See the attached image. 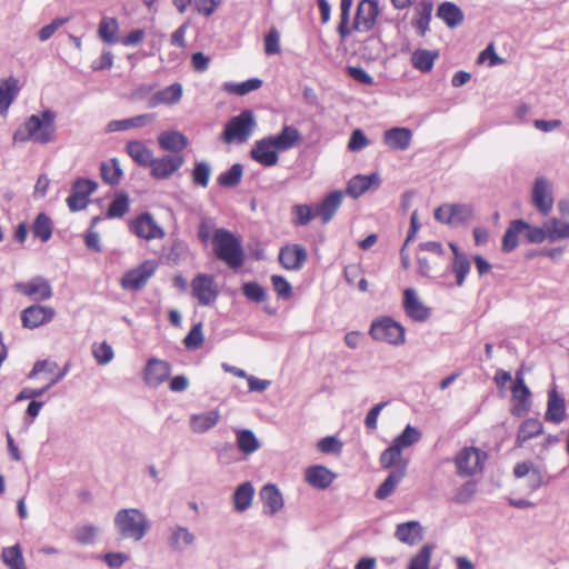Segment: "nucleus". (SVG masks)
I'll list each match as a JSON object with an SVG mask.
<instances>
[{
    "mask_svg": "<svg viewBox=\"0 0 569 569\" xmlns=\"http://www.w3.org/2000/svg\"><path fill=\"white\" fill-rule=\"evenodd\" d=\"M565 238H569V223L560 222L557 218H553L551 226H548V240L555 242Z\"/></svg>",
    "mask_w": 569,
    "mask_h": 569,
    "instance_id": "e2e57ef3",
    "label": "nucleus"
},
{
    "mask_svg": "<svg viewBox=\"0 0 569 569\" xmlns=\"http://www.w3.org/2000/svg\"><path fill=\"white\" fill-rule=\"evenodd\" d=\"M412 140V131L405 127H393L383 132V143L392 150H407Z\"/></svg>",
    "mask_w": 569,
    "mask_h": 569,
    "instance_id": "4be33fe9",
    "label": "nucleus"
},
{
    "mask_svg": "<svg viewBox=\"0 0 569 569\" xmlns=\"http://www.w3.org/2000/svg\"><path fill=\"white\" fill-rule=\"evenodd\" d=\"M237 446L244 455H251L260 448L259 440L253 431L249 429L237 431Z\"/></svg>",
    "mask_w": 569,
    "mask_h": 569,
    "instance_id": "de8ad7c7",
    "label": "nucleus"
},
{
    "mask_svg": "<svg viewBox=\"0 0 569 569\" xmlns=\"http://www.w3.org/2000/svg\"><path fill=\"white\" fill-rule=\"evenodd\" d=\"M405 475L406 463L396 468L388 475L383 482L378 487L375 495L376 498L380 500L388 498L395 491L399 482L403 479Z\"/></svg>",
    "mask_w": 569,
    "mask_h": 569,
    "instance_id": "4c0bfd02",
    "label": "nucleus"
},
{
    "mask_svg": "<svg viewBox=\"0 0 569 569\" xmlns=\"http://www.w3.org/2000/svg\"><path fill=\"white\" fill-rule=\"evenodd\" d=\"M272 142L269 136L257 140L250 150V158L263 167L276 166L279 161V151Z\"/></svg>",
    "mask_w": 569,
    "mask_h": 569,
    "instance_id": "f3484780",
    "label": "nucleus"
},
{
    "mask_svg": "<svg viewBox=\"0 0 569 569\" xmlns=\"http://www.w3.org/2000/svg\"><path fill=\"white\" fill-rule=\"evenodd\" d=\"M256 126L253 111L244 109L238 116L230 118L224 124L222 140L227 143H243L250 138Z\"/></svg>",
    "mask_w": 569,
    "mask_h": 569,
    "instance_id": "20e7f679",
    "label": "nucleus"
},
{
    "mask_svg": "<svg viewBox=\"0 0 569 569\" xmlns=\"http://www.w3.org/2000/svg\"><path fill=\"white\" fill-rule=\"evenodd\" d=\"M531 196L533 206L541 214L547 216L552 210V184L546 177L536 178Z\"/></svg>",
    "mask_w": 569,
    "mask_h": 569,
    "instance_id": "4468645a",
    "label": "nucleus"
},
{
    "mask_svg": "<svg viewBox=\"0 0 569 569\" xmlns=\"http://www.w3.org/2000/svg\"><path fill=\"white\" fill-rule=\"evenodd\" d=\"M292 213L296 216L293 223L296 226H306L315 217L312 207L309 204H296L292 207Z\"/></svg>",
    "mask_w": 569,
    "mask_h": 569,
    "instance_id": "0e129e2a",
    "label": "nucleus"
},
{
    "mask_svg": "<svg viewBox=\"0 0 569 569\" xmlns=\"http://www.w3.org/2000/svg\"><path fill=\"white\" fill-rule=\"evenodd\" d=\"M449 213L451 218V226L465 224L473 217L475 209L470 203H450Z\"/></svg>",
    "mask_w": 569,
    "mask_h": 569,
    "instance_id": "a18cd8bd",
    "label": "nucleus"
},
{
    "mask_svg": "<svg viewBox=\"0 0 569 569\" xmlns=\"http://www.w3.org/2000/svg\"><path fill=\"white\" fill-rule=\"evenodd\" d=\"M260 498L263 502L264 512L274 515L283 507V498L276 485H264L260 490Z\"/></svg>",
    "mask_w": 569,
    "mask_h": 569,
    "instance_id": "cd10ccee",
    "label": "nucleus"
},
{
    "mask_svg": "<svg viewBox=\"0 0 569 569\" xmlns=\"http://www.w3.org/2000/svg\"><path fill=\"white\" fill-rule=\"evenodd\" d=\"M438 57L439 52L437 50L417 49L411 56V63L415 69L421 72H429L432 70Z\"/></svg>",
    "mask_w": 569,
    "mask_h": 569,
    "instance_id": "a19ab883",
    "label": "nucleus"
},
{
    "mask_svg": "<svg viewBox=\"0 0 569 569\" xmlns=\"http://www.w3.org/2000/svg\"><path fill=\"white\" fill-rule=\"evenodd\" d=\"M130 231L144 240L161 239L164 237V230L154 221L149 212H143L136 217L130 224Z\"/></svg>",
    "mask_w": 569,
    "mask_h": 569,
    "instance_id": "f8f14e48",
    "label": "nucleus"
},
{
    "mask_svg": "<svg viewBox=\"0 0 569 569\" xmlns=\"http://www.w3.org/2000/svg\"><path fill=\"white\" fill-rule=\"evenodd\" d=\"M543 433V425L537 418H527L519 426L516 446L521 448L528 440Z\"/></svg>",
    "mask_w": 569,
    "mask_h": 569,
    "instance_id": "c756f323",
    "label": "nucleus"
},
{
    "mask_svg": "<svg viewBox=\"0 0 569 569\" xmlns=\"http://www.w3.org/2000/svg\"><path fill=\"white\" fill-rule=\"evenodd\" d=\"M342 199L343 192L340 190H335L323 198L316 210V214L321 218L322 223H328L333 218Z\"/></svg>",
    "mask_w": 569,
    "mask_h": 569,
    "instance_id": "393cba45",
    "label": "nucleus"
},
{
    "mask_svg": "<svg viewBox=\"0 0 569 569\" xmlns=\"http://www.w3.org/2000/svg\"><path fill=\"white\" fill-rule=\"evenodd\" d=\"M567 417V408L565 398L557 391L553 386L548 391L547 410L545 420L555 425L561 423Z\"/></svg>",
    "mask_w": 569,
    "mask_h": 569,
    "instance_id": "aec40b11",
    "label": "nucleus"
},
{
    "mask_svg": "<svg viewBox=\"0 0 569 569\" xmlns=\"http://www.w3.org/2000/svg\"><path fill=\"white\" fill-rule=\"evenodd\" d=\"M171 373V365L158 358H150L144 367L143 380L152 388L159 387L167 381Z\"/></svg>",
    "mask_w": 569,
    "mask_h": 569,
    "instance_id": "6ab92c4d",
    "label": "nucleus"
},
{
    "mask_svg": "<svg viewBox=\"0 0 569 569\" xmlns=\"http://www.w3.org/2000/svg\"><path fill=\"white\" fill-rule=\"evenodd\" d=\"M254 496V488L250 481L239 485L233 495L232 502L237 512H243L251 507Z\"/></svg>",
    "mask_w": 569,
    "mask_h": 569,
    "instance_id": "c9c22d12",
    "label": "nucleus"
},
{
    "mask_svg": "<svg viewBox=\"0 0 569 569\" xmlns=\"http://www.w3.org/2000/svg\"><path fill=\"white\" fill-rule=\"evenodd\" d=\"M119 24L114 18L104 17L99 23V37L102 41L109 44L118 42Z\"/></svg>",
    "mask_w": 569,
    "mask_h": 569,
    "instance_id": "09e8293b",
    "label": "nucleus"
},
{
    "mask_svg": "<svg viewBox=\"0 0 569 569\" xmlns=\"http://www.w3.org/2000/svg\"><path fill=\"white\" fill-rule=\"evenodd\" d=\"M523 231H526V239L530 243H541L548 239L547 224L545 227H536L527 223V227H523Z\"/></svg>",
    "mask_w": 569,
    "mask_h": 569,
    "instance_id": "774afa93",
    "label": "nucleus"
},
{
    "mask_svg": "<svg viewBox=\"0 0 569 569\" xmlns=\"http://www.w3.org/2000/svg\"><path fill=\"white\" fill-rule=\"evenodd\" d=\"M98 536V528L93 525H84L73 530V538L80 545L94 543Z\"/></svg>",
    "mask_w": 569,
    "mask_h": 569,
    "instance_id": "6e6d98bb",
    "label": "nucleus"
},
{
    "mask_svg": "<svg viewBox=\"0 0 569 569\" xmlns=\"http://www.w3.org/2000/svg\"><path fill=\"white\" fill-rule=\"evenodd\" d=\"M114 526L123 539L141 541L150 528V522L141 510L128 508L116 513Z\"/></svg>",
    "mask_w": 569,
    "mask_h": 569,
    "instance_id": "7ed1b4c3",
    "label": "nucleus"
},
{
    "mask_svg": "<svg viewBox=\"0 0 569 569\" xmlns=\"http://www.w3.org/2000/svg\"><path fill=\"white\" fill-rule=\"evenodd\" d=\"M18 92V80L14 77L0 82V114L7 113Z\"/></svg>",
    "mask_w": 569,
    "mask_h": 569,
    "instance_id": "ea45409f",
    "label": "nucleus"
},
{
    "mask_svg": "<svg viewBox=\"0 0 569 569\" xmlns=\"http://www.w3.org/2000/svg\"><path fill=\"white\" fill-rule=\"evenodd\" d=\"M129 210V197L124 192L117 193L114 199L109 204V208L106 212V218H121Z\"/></svg>",
    "mask_w": 569,
    "mask_h": 569,
    "instance_id": "3c124183",
    "label": "nucleus"
},
{
    "mask_svg": "<svg viewBox=\"0 0 569 569\" xmlns=\"http://www.w3.org/2000/svg\"><path fill=\"white\" fill-rule=\"evenodd\" d=\"M511 395L516 403L511 409V413L516 417H522L530 410L531 391L525 382L521 370L516 372L515 381L511 386Z\"/></svg>",
    "mask_w": 569,
    "mask_h": 569,
    "instance_id": "ddd939ff",
    "label": "nucleus"
},
{
    "mask_svg": "<svg viewBox=\"0 0 569 569\" xmlns=\"http://www.w3.org/2000/svg\"><path fill=\"white\" fill-rule=\"evenodd\" d=\"M401 451L402 450L391 443L380 456L381 466L383 468H391L396 466L401 459Z\"/></svg>",
    "mask_w": 569,
    "mask_h": 569,
    "instance_id": "338daca9",
    "label": "nucleus"
},
{
    "mask_svg": "<svg viewBox=\"0 0 569 569\" xmlns=\"http://www.w3.org/2000/svg\"><path fill=\"white\" fill-rule=\"evenodd\" d=\"M244 297L252 302H262L267 299L266 289L254 281L244 282L241 287Z\"/></svg>",
    "mask_w": 569,
    "mask_h": 569,
    "instance_id": "13d9d810",
    "label": "nucleus"
},
{
    "mask_svg": "<svg viewBox=\"0 0 569 569\" xmlns=\"http://www.w3.org/2000/svg\"><path fill=\"white\" fill-rule=\"evenodd\" d=\"M379 184L380 177L376 172L370 173L369 176L357 174L349 180L346 193L353 199H357L367 192L372 186L379 187Z\"/></svg>",
    "mask_w": 569,
    "mask_h": 569,
    "instance_id": "5701e85b",
    "label": "nucleus"
},
{
    "mask_svg": "<svg viewBox=\"0 0 569 569\" xmlns=\"http://www.w3.org/2000/svg\"><path fill=\"white\" fill-rule=\"evenodd\" d=\"M161 149L179 153L188 146L187 137L179 131H163L158 136Z\"/></svg>",
    "mask_w": 569,
    "mask_h": 569,
    "instance_id": "2f4dec72",
    "label": "nucleus"
},
{
    "mask_svg": "<svg viewBox=\"0 0 569 569\" xmlns=\"http://www.w3.org/2000/svg\"><path fill=\"white\" fill-rule=\"evenodd\" d=\"M53 230L52 220L44 212L39 213L32 224V233L34 238L40 239L42 242H47Z\"/></svg>",
    "mask_w": 569,
    "mask_h": 569,
    "instance_id": "49530a36",
    "label": "nucleus"
},
{
    "mask_svg": "<svg viewBox=\"0 0 569 569\" xmlns=\"http://www.w3.org/2000/svg\"><path fill=\"white\" fill-rule=\"evenodd\" d=\"M211 176V167L206 161H198L194 163L192 170V181L194 184L207 188Z\"/></svg>",
    "mask_w": 569,
    "mask_h": 569,
    "instance_id": "4d7b16f0",
    "label": "nucleus"
},
{
    "mask_svg": "<svg viewBox=\"0 0 569 569\" xmlns=\"http://www.w3.org/2000/svg\"><path fill=\"white\" fill-rule=\"evenodd\" d=\"M262 86V80L259 78H251L239 83H226L224 89L237 96H244L251 91L258 90Z\"/></svg>",
    "mask_w": 569,
    "mask_h": 569,
    "instance_id": "5fc2aeb1",
    "label": "nucleus"
},
{
    "mask_svg": "<svg viewBox=\"0 0 569 569\" xmlns=\"http://www.w3.org/2000/svg\"><path fill=\"white\" fill-rule=\"evenodd\" d=\"M477 492V483L475 481H466L457 489L453 501L458 505H466L472 500Z\"/></svg>",
    "mask_w": 569,
    "mask_h": 569,
    "instance_id": "680f3d73",
    "label": "nucleus"
},
{
    "mask_svg": "<svg viewBox=\"0 0 569 569\" xmlns=\"http://www.w3.org/2000/svg\"><path fill=\"white\" fill-rule=\"evenodd\" d=\"M57 113L51 109L42 110L38 114H31L23 124L13 132V142L32 141L39 144H48L57 138Z\"/></svg>",
    "mask_w": 569,
    "mask_h": 569,
    "instance_id": "f257e3e1",
    "label": "nucleus"
},
{
    "mask_svg": "<svg viewBox=\"0 0 569 569\" xmlns=\"http://www.w3.org/2000/svg\"><path fill=\"white\" fill-rule=\"evenodd\" d=\"M403 309L415 321H426L430 317V309L418 299L415 289L408 288L403 292Z\"/></svg>",
    "mask_w": 569,
    "mask_h": 569,
    "instance_id": "412c9836",
    "label": "nucleus"
},
{
    "mask_svg": "<svg viewBox=\"0 0 569 569\" xmlns=\"http://www.w3.org/2000/svg\"><path fill=\"white\" fill-rule=\"evenodd\" d=\"M13 288L18 293L37 302L47 301L51 299L53 295L51 283L48 279L41 276H36L29 281L16 282Z\"/></svg>",
    "mask_w": 569,
    "mask_h": 569,
    "instance_id": "1a4fd4ad",
    "label": "nucleus"
},
{
    "mask_svg": "<svg viewBox=\"0 0 569 569\" xmlns=\"http://www.w3.org/2000/svg\"><path fill=\"white\" fill-rule=\"evenodd\" d=\"M98 189L94 180L87 178H77L71 186V193L67 198V204L71 212L81 211L89 203V196Z\"/></svg>",
    "mask_w": 569,
    "mask_h": 569,
    "instance_id": "0eeeda50",
    "label": "nucleus"
},
{
    "mask_svg": "<svg viewBox=\"0 0 569 569\" xmlns=\"http://www.w3.org/2000/svg\"><path fill=\"white\" fill-rule=\"evenodd\" d=\"M279 152L288 151L301 142V133L293 126H283L276 136H269Z\"/></svg>",
    "mask_w": 569,
    "mask_h": 569,
    "instance_id": "b1692460",
    "label": "nucleus"
},
{
    "mask_svg": "<svg viewBox=\"0 0 569 569\" xmlns=\"http://www.w3.org/2000/svg\"><path fill=\"white\" fill-rule=\"evenodd\" d=\"M437 17L440 18L449 28H455L463 21L462 10L450 1L439 4Z\"/></svg>",
    "mask_w": 569,
    "mask_h": 569,
    "instance_id": "58836bf2",
    "label": "nucleus"
},
{
    "mask_svg": "<svg viewBox=\"0 0 569 569\" xmlns=\"http://www.w3.org/2000/svg\"><path fill=\"white\" fill-rule=\"evenodd\" d=\"M433 547L425 545L419 552L411 559L408 569H428Z\"/></svg>",
    "mask_w": 569,
    "mask_h": 569,
    "instance_id": "052dcab7",
    "label": "nucleus"
},
{
    "mask_svg": "<svg viewBox=\"0 0 569 569\" xmlns=\"http://www.w3.org/2000/svg\"><path fill=\"white\" fill-rule=\"evenodd\" d=\"M213 252L218 260L231 269H239L244 263V252L239 238L230 230L218 228L212 236Z\"/></svg>",
    "mask_w": 569,
    "mask_h": 569,
    "instance_id": "f03ea898",
    "label": "nucleus"
},
{
    "mask_svg": "<svg viewBox=\"0 0 569 569\" xmlns=\"http://www.w3.org/2000/svg\"><path fill=\"white\" fill-rule=\"evenodd\" d=\"M379 13L378 0H361L357 6L353 30L358 32L370 31L375 27Z\"/></svg>",
    "mask_w": 569,
    "mask_h": 569,
    "instance_id": "9b49d317",
    "label": "nucleus"
},
{
    "mask_svg": "<svg viewBox=\"0 0 569 569\" xmlns=\"http://www.w3.org/2000/svg\"><path fill=\"white\" fill-rule=\"evenodd\" d=\"M336 476L325 466H311L306 470V480L313 488L325 490L330 487Z\"/></svg>",
    "mask_w": 569,
    "mask_h": 569,
    "instance_id": "bb28decb",
    "label": "nucleus"
},
{
    "mask_svg": "<svg viewBox=\"0 0 569 569\" xmlns=\"http://www.w3.org/2000/svg\"><path fill=\"white\" fill-rule=\"evenodd\" d=\"M242 174V164L234 163L227 171L220 173L217 181L220 187L233 188L240 183Z\"/></svg>",
    "mask_w": 569,
    "mask_h": 569,
    "instance_id": "8fccbe9b",
    "label": "nucleus"
},
{
    "mask_svg": "<svg viewBox=\"0 0 569 569\" xmlns=\"http://www.w3.org/2000/svg\"><path fill=\"white\" fill-rule=\"evenodd\" d=\"M307 259L308 252L302 244H286L280 248L279 262L287 270H300Z\"/></svg>",
    "mask_w": 569,
    "mask_h": 569,
    "instance_id": "a211bd4d",
    "label": "nucleus"
},
{
    "mask_svg": "<svg viewBox=\"0 0 569 569\" xmlns=\"http://www.w3.org/2000/svg\"><path fill=\"white\" fill-rule=\"evenodd\" d=\"M92 353L96 359V361L99 365H107L113 359V350L111 346L103 341L100 345H93L92 346Z\"/></svg>",
    "mask_w": 569,
    "mask_h": 569,
    "instance_id": "69168bd1",
    "label": "nucleus"
},
{
    "mask_svg": "<svg viewBox=\"0 0 569 569\" xmlns=\"http://www.w3.org/2000/svg\"><path fill=\"white\" fill-rule=\"evenodd\" d=\"M1 560L9 569H27L20 545L4 547L1 552Z\"/></svg>",
    "mask_w": 569,
    "mask_h": 569,
    "instance_id": "37998d69",
    "label": "nucleus"
},
{
    "mask_svg": "<svg viewBox=\"0 0 569 569\" xmlns=\"http://www.w3.org/2000/svg\"><path fill=\"white\" fill-rule=\"evenodd\" d=\"M100 171L103 181L110 186L118 184L123 176V171L117 158L101 162Z\"/></svg>",
    "mask_w": 569,
    "mask_h": 569,
    "instance_id": "c03bdc74",
    "label": "nucleus"
},
{
    "mask_svg": "<svg viewBox=\"0 0 569 569\" xmlns=\"http://www.w3.org/2000/svg\"><path fill=\"white\" fill-rule=\"evenodd\" d=\"M471 269V262L468 256H458V259H452L451 271L456 276V284L462 287L468 273Z\"/></svg>",
    "mask_w": 569,
    "mask_h": 569,
    "instance_id": "864d4df0",
    "label": "nucleus"
},
{
    "mask_svg": "<svg viewBox=\"0 0 569 569\" xmlns=\"http://www.w3.org/2000/svg\"><path fill=\"white\" fill-rule=\"evenodd\" d=\"M54 317L56 310L52 307L40 303L29 306L20 313L22 327L29 330L50 323Z\"/></svg>",
    "mask_w": 569,
    "mask_h": 569,
    "instance_id": "9d476101",
    "label": "nucleus"
},
{
    "mask_svg": "<svg viewBox=\"0 0 569 569\" xmlns=\"http://www.w3.org/2000/svg\"><path fill=\"white\" fill-rule=\"evenodd\" d=\"M433 4L429 0H421L415 7L417 18L412 20V26L419 32L420 36H425L429 30V23L431 21V14Z\"/></svg>",
    "mask_w": 569,
    "mask_h": 569,
    "instance_id": "f704fd0d",
    "label": "nucleus"
},
{
    "mask_svg": "<svg viewBox=\"0 0 569 569\" xmlns=\"http://www.w3.org/2000/svg\"><path fill=\"white\" fill-rule=\"evenodd\" d=\"M182 97V86L174 82L156 93H153L148 102L149 108H156L159 104H174L180 101Z\"/></svg>",
    "mask_w": 569,
    "mask_h": 569,
    "instance_id": "a878e982",
    "label": "nucleus"
},
{
    "mask_svg": "<svg viewBox=\"0 0 569 569\" xmlns=\"http://www.w3.org/2000/svg\"><path fill=\"white\" fill-rule=\"evenodd\" d=\"M154 118V113H144L122 120H112L108 123L107 130L108 132H116L128 130L131 128H141L148 124L149 122H152Z\"/></svg>",
    "mask_w": 569,
    "mask_h": 569,
    "instance_id": "72a5a7b5",
    "label": "nucleus"
},
{
    "mask_svg": "<svg viewBox=\"0 0 569 569\" xmlns=\"http://www.w3.org/2000/svg\"><path fill=\"white\" fill-rule=\"evenodd\" d=\"M421 436V432L416 427L407 425L402 432L393 439L392 443L402 450L418 442Z\"/></svg>",
    "mask_w": 569,
    "mask_h": 569,
    "instance_id": "603ef678",
    "label": "nucleus"
},
{
    "mask_svg": "<svg viewBox=\"0 0 569 569\" xmlns=\"http://www.w3.org/2000/svg\"><path fill=\"white\" fill-rule=\"evenodd\" d=\"M183 163L184 158L181 154H166L161 158H153L149 166L150 174L157 180H164L178 171Z\"/></svg>",
    "mask_w": 569,
    "mask_h": 569,
    "instance_id": "2eb2a0df",
    "label": "nucleus"
},
{
    "mask_svg": "<svg viewBox=\"0 0 569 569\" xmlns=\"http://www.w3.org/2000/svg\"><path fill=\"white\" fill-rule=\"evenodd\" d=\"M126 151L131 159L141 167L149 168L153 160V152L142 141L132 140L127 142Z\"/></svg>",
    "mask_w": 569,
    "mask_h": 569,
    "instance_id": "473e14b6",
    "label": "nucleus"
},
{
    "mask_svg": "<svg viewBox=\"0 0 569 569\" xmlns=\"http://www.w3.org/2000/svg\"><path fill=\"white\" fill-rule=\"evenodd\" d=\"M158 268L156 260H144L137 268L127 271L121 278V287L124 290H141Z\"/></svg>",
    "mask_w": 569,
    "mask_h": 569,
    "instance_id": "6e6552de",
    "label": "nucleus"
},
{
    "mask_svg": "<svg viewBox=\"0 0 569 569\" xmlns=\"http://www.w3.org/2000/svg\"><path fill=\"white\" fill-rule=\"evenodd\" d=\"M395 537L402 543L413 546L422 539V527L416 520L399 523Z\"/></svg>",
    "mask_w": 569,
    "mask_h": 569,
    "instance_id": "c85d7f7f",
    "label": "nucleus"
},
{
    "mask_svg": "<svg viewBox=\"0 0 569 569\" xmlns=\"http://www.w3.org/2000/svg\"><path fill=\"white\" fill-rule=\"evenodd\" d=\"M202 323L198 322L192 326L188 335L183 339V345L189 350H197L203 343Z\"/></svg>",
    "mask_w": 569,
    "mask_h": 569,
    "instance_id": "bf43d9fd",
    "label": "nucleus"
},
{
    "mask_svg": "<svg viewBox=\"0 0 569 569\" xmlns=\"http://www.w3.org/2000/svg\"><path fill=\"white\" fill-rule=\"evenodd\" d=\"M220 420L218 410L194 413L190 417V428L196 433H204L211 430Z\"/></svg>",
    "mask_w": 569,
    "mask_h": 569,
    "instance_id": "7c9ffc66",
    "label": "nucleus"
},
{
    "mask_svg": "<svg viewBox=\"0 0 569 569\" xmlns=\"http://www.w3.org/2000/svg\"><path fill=\"white\" fill-rule=\"evenodd\" d=\"M523 227H527V222L522 219L513 220L510 223L502 237V250L505 252H511L517 248L518 234L523 231Z\"/></svg>",
    "mask_w": 569,
    "mask_h": 569,
    "instance_id": "79ce46f5",
    "label": "nucleus"
},
{
    "mask_svg": "<svg viewBox=\"0 0 569 569\" xmlns=\"http://www.w3.org/2000/svg\"><path fill=\"white\" fill-rule=\"evenodd\" d=\"M369 335L376 341L386 342L392 346H401L406 342V330L403 326L391 317H381L372 321Z\"/></svg>",
    "mask_w": 569,
    "mask_h": 569,
    "instance_id": "39448f33",
    "label": "nucleus"
},
{
    "mask_svg": "<svg viewBox=\"0 0 569 569\" xmlns=\"http://www.w3.org/2000/svg\"><path fill=\"white\" fill-rule=\"evenodd\" d=\"M196 537L188 528L174 526L168 538V545L173 551H182L186 547L193 545Z\"/></svg>",
    "mask_w": 569,
    "mask_h": 569,
    "instance_id": "e433bc0d",
    "label": "nucleus"
},
{
    "mask_svg": "<svg viewBox=\"0 0 569 569\" xmlns=\"http://www.w3.org/2000/svg\"><path fill=\"white\" fill-rule=\"evenodd\" d=\"M487 452L476 447H465L455 457L456 472L460 477H471L483 470Z\"/></svg>",
    "mask_w": 569,
    "mask_h": 569,
    "instance_id": "423d86ee",
    "label": "nucleus"
},
{
    "mask_svg": "<svg viewBox=\"0 0 569 569\" xmlns=\"http://www.w3.org/2000/svg\"><path fill=\"white\" fill-rule=\"evenodd\" d=\"M192 293L201 306H209L216 301L218 290L214 278L210 274L199 273L191 282Z\"/></svg>",
    "mask_w": 569,
    "mask_h": 569,
    "instance_id": "dca6fc26",
    "label": "nucleus"
}]
</instances>
